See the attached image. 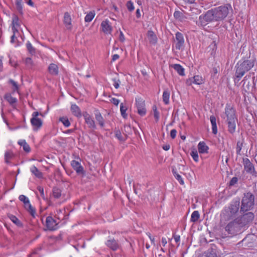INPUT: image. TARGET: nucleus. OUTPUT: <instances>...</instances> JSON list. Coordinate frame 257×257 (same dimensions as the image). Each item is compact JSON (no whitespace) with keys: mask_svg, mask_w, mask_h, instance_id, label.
I'll use <instances>...</instances> for the list:
<instances>
[{"mask_svg":"<svg viewBox=\"0 0 257 257\" xmlns=\"http://www.w3.org/2000/svg\"><path fill=\"white\" fill-rule=\"evenodd\" d=\"M229 9H231V7L229 4L212 8L207 11L205 14L199 16L197 24L198 26L204 27L209 22L222 21L228 15Z\"/></svg>","mask_w":257,"mask_h":257,"instance_id":"nucleus-1","label":"nucleus"},{"mask_svg":"<svg viewBox=\"0 0 257 257\" xmlns=\"http://www.w3.org/2000/svg\"><path fill=\"white\" fill-rule=\"evenodd\" d=\"M241 231V226H216L213 233L222 238H225L237 235Z\"/></svg>","mask_w":257,"mask_h":257,"instance_id":"nucleus-2","label":"nucleus"},{"mask_svg":"<svg viewBox=\"0 0 257 257\" xmlns=\"http://www.w3.org/2000/svg\"><path fill=\"white\" fill-rule=\"evenodd\" d=\"M225 113L227 118L228 131L232 135L235 132L236 123L237 122L235 110L232 107L227 105L225 108Z\"/></svg>","mask_w":257,"mask_h":257,"instance_id":"nucleus-3","label":"nucleus"},{"mask_svg":"<svg viewBox=\"0 0 257 257\" xmlns=\"http://www.w3.org/2000/svg\"><path fill=\"white\" fill-rule=\"evenodd\" d=\"M254 61L251 60H245L239 61L235 66L236 71L235 76L238 81L244 75V74L251 69L254 66Z\"/></svg>","mask_w":257,"mask_h":257,"instance_id":"nucleus-4","label":"nucleus"},{"mask_svg":"<svg viewBox=\"0 0 257 257\" xmlns=\"http://www.w3.org/2000/svg\"><path fill=\"white\" fill-rule=\"evenodd\" d=\"M239 206V200L232 201L228 209L224 210L221 215V219L225 221L233 220L238 211Z\"/></svg>","mask_w":257,"mask_h":257,"instance_id":"nucleus-5","label":"nucleus"},{"mask_svg":"<svg viewBox=\"0 0 257 257\" xmlns=\"http://www.w3.org/2000/svg\"><path fill=\"white\" fill-rule=\"evenodd\" d=\"M254 205V195L250 192L243 195L240 206V212H244L253 209Z\"/></svg>","mask_w":257,"mask_h":257,"instance_id":"nucleus-6","label":"nucleus"},{"mask_svg":"<svg viewBox=\"0 0 257 257\" xmlns=\"http://www.w3.org/2000/svg\"><path fill=\"white\" fill-rule=\"evenodd\" d=\"M254 217L252 212H249L244 214L240 217L234 219V222L238 225H246L252 222Z\"/></svg>","mask_w":257,"mask_h":257,"instance_id":"nucleus-7","label":"nucleus"},{"mask_svg":"<svg viewBox=\"0 0 257 257\" xmlns=\"http://www.w3.org/2000/svg\"><path fill=\"white\" fill-rule=\"evenodd\" d=\"M198 257H220L219 251L216 245L211 244V246L205 251L198 255Z\"/></svg>","mask_w":257,"mask_h":257,"instance_id":"nucleus-8","label":"nucleus"},{"mask_svg":"<svg viewBox=\"0 0 257 257\" xmlns=\"http://www.w3.org/2000/svg\"><path fill=\"white\" fill-rule=\"evenodd\" d=\"M136 105L137 107L138 113L141 116L145 115L146 113L145 100L141 97L136 98Z\"/></svg>","mask_w":257,"mask_h":257,"instance_id":"nucleus-9","label":"nucleus"},{"mask_svg":"<svg viewBox=\"0 0 257 257\" xmlns=\"http://www.w3.org/2000/svg\"><path fill=\"white\" fill-rule=\"evenodd\" d=\"M175 48L176 50H180L183 48L184 46V39L182 33L177 32L175 34V39H174Z\"/></svg>","mask_w":257,"mask_h":257,"instance_id":"nucleus-10","label":"nucleus"},{"mask_svg":"<svg viewBox=\"0 0 257 257\" xmlns=\"http://www.w3.org/2000/svg\"><path fill=\"white\" fill-rule=\"evenodd\" d=\"M39 115V113L37 111H35L32 114V117L31 119V122L32 125L38 129L42 125V120L38 118V116Z\"/></svg>","mask_w":257,"mask_h":257,"instance_id":"nucleus-11","label":"nucleus"},{"mask_svg":"<svg viewBox=\"0 0 257 257\" xmlns=\"http://www.w3.org/2000/svg\"><path fill=\"white\" fill-rule=\"evenodd\" d=\"M146 39L151 45H155L157 43L158 38L152 30H149L146 34Z\"/></svg>","mask_w":257,"mask_h":257,"instance_id":"nucleus-12","label":"nucleus"},{"mask_svg":"<svg viewBox=\"0 0 257 257\" xmlns=\"http://www.w3.org/2000/svg\"><path fill=\"white\" fill-rule=\"evenodd\" d=\"M71 166L74 170L76 172L78 175H84L85 171L83 167L81 165L80 163L75 160H73L71 162Z\"/></svg>","mask_w":257,"mask_h":257,"instance_id":"nucleus-13","label":"nucleus"},{"mask_svg":"<svg viewBox=\"0 0 257 257\" xmlns=\"http://www.w3.org/2000/svg\"><path fill=\"white\" fill-rule=\"evenodd\" d=\"M83 115L85 119V122L88 125V127L90 128L95 129L96 127V125L94 120L91 115L87 112H84Z\"/></svg>","mask_w":257,"mask_h":257,"instance_id":"nucleus-14","label":"nucleus"},{"mask_svg":"<svg viewBox=\"0 0 257 257\" xmlns=\"http://www.w3.org/2000/svg\"><path fill=\"white\" fill-rule=\"evenodd\" d=\"M242 163L244 166V170L247 173L251 172V171L254 168L253 164L247 158H243Z\"/></svg>","mask_w":257,"mask_h":257,"instance_id":"nucleus-15","label":"nucleus"},{"mask_svg":"<svg viewBox=\"0 0 257 257\" xmlns=\"http://www.w3.org/2000/svg\"><path fill=\"white\" fill-rule=\"evenodd\" d=\"M186 83L188 85H191L192 83L200 85L203 83V79L201 76L199 75H195L193 77L187 80Z\"/></svg>","mask_w":257,"mask_h":257,"instance_id":"nucleus-16","label":"nucleus"},{"mask_svg":"<svg viewBox=\"0 0 257 257\" xmlns=\"http://www.w3.org/2000/svg\"><path fill=\"white\" fill-rule=\"evenodd\" d=\"M63 22L67 29H71V18L70 14L68 12L64 13Z\"/></svg>","mask_w":257,"mask_h":257,"instance_id":"nucleus-17","label":"nucleus"},{"mask_svg":"<svg viewBox=\"0 0 257 257\" xmlns=\"http://www.w3.org/2000/svg\"><path fill=\"white\" fill-rule=\"evenodd\" d=\"M106 245L112 250H116L119 247V245L116 240L114 239L108 240Z\"/></svg>","mask_w":257,"mask_h":257,"instance_id":"nucleus-18","label":"nucleus"},{"mask_svg":"<svg viewBox=\"0 0 257 257\" xmlns=\"http://www.w3.org/2000/svg\"><path fill=\"white\" fill-rule=\"evenodd\" d=\"M101 26L102 28V31L104 33H110L112 31V27L109 24L108 20L103 21L101 22Z\"/></svg>","mask_w":257,"mask_h":257,"instance_id":"nucleus-19","label":"nucleus"},{"mask_svg":"<svg viewBox=\"0 0 257 257\" xmlns=\"http://www.w3.org/2000/svg\"><path fill=\"white\" fill-rule=\"evenodd\" d=\"M48 70L49 73L52 75H57L59 73L58 67L54 63H51L49 65Z\"/></svg>","mask_w":257,"mask_h":257,"instance_id":"nucleus-20","label":"nucleus"},{"mask_svg":"<svg viewBox=\"0 0 257 257\" xmlns=\"http://www.w3.org/2000/svg\"><path fill=\"white\" fill-rule=\"evenodd\" d=\"M16 155L11 150L7 151L5 153V162L7 164H10L11 160H13Z\"/></svg>","mask_w":257,"mask_h":257,"instance_id":"nucleus-21","label":"nucleus"},{"mask_svg":"<svg viewBox=\"0 0 257 257\" xmlns=\"http://www.w3.org/2000/svg\"><path fill=\"white\" fill-rule=\"evenodd\" d=\"M71 110L74 115L78 117H80L82 116L81 110L76 104H73L71 105Z\"/></svg>","mask_w":257,"mask_h":257,"instance_id":"nucleus-22","label":"nucleus"},{"mask_svg":"<svg viewBox=\"0 0 257 257\" xmlns=\"http://www.w3.org/2000/svg\"><path fill=\"white\" fill-rule=\"evenodd\" d=\"M5 99L14 108H15V104L17 101L16 98L12 96L9 93H6L4 96Z\"/></svg>","mask_w":257,"mask_h":257,"instance_id":"nucleus-23","label":"nucleus"},{"mask_svg":"<svg viewBox=\"0 0 257 257\" xmlns=\"http://www.w3.org/2000/svg\"><path fill=\"white\" fill-rule=\"evenodd\" d=\"M198 149L200 153L203 154L207 153L209 148L204 142H201L198 144Z\"/></svg>","mask_w":257,"mask_h":257,"instance_id":"nucleus-24","label":"nucleus"},{"mask_svg":"<svg viewBox=\"0 0 257 257\" xmlns=\"http://www.w3.org/2000/svg\"><path fill=\"white\" fill-rule=\"evenodd\" d=\"M210 119L212 125V133L214 135H216L217 133L216 117L214 115H211L210 117Z\"/></svg>","mask_w":257,"mask_h":257,"instance_id":"nucleus-25","label":"nucleus"},{"mask_svg":"<svg viewBox=\"0 0 257 257\" xmlns=\"http://www.w3.org/2000/svg\"><path fill=\"white\" fill-rule=\"evenodd\" d=\"M95 117L96 120L98 122L100 126L102 127H103L104 126V119L99 111H96V112L95 113Z\"/></svg>","mask_w":257,"mask_h":257,"instance_id":"nucleus-26","label":"nucleus"},{"mask_svg":"<svg viewBox=\"0 0 257 257\" xmlns=\"http://www.w3.org/2000/svg\"><path fill=\"white\" fill-rule=\"evenodd\" d=\"M172 67L173 68L177 73L181 76L185 75L184 69L181 65L178 64H173L171 65Z\"/></svg>","mask_w":257,"mask_h":257,"instance_id":"nucleus-27","label":"nucleus"},{"mask_svg":"<svg viewBox=\"0 0 257 257\" xmlns=\"http://www.w3.org/2000/svg\"><path fill=\"white\" fill-rule=\"evenodd\" d=\"M30 171L31 173L34 174L36 177L38 178H42L43 177V174L41 172H40L38 168L35 166H33L30 168Z\"/></svg>","mask_w":257,"mask_h":257,"instance_id":"nucleus-28","label":"nucleus"},{"mask_svg":"<svg viewBox=\"0 0 257 257\" xmlns=\"http://www.w3.org/2000/svg\"><path fill=\"white\" fill-rule=\"evenodd\" d=\"M16 9L19 13L21 15L23 14V6L24 4V0H16Z\"/></svg>","mask_w":257,"mask_h":257,"instance_id":"nucleus-29","label":"nucleus"},{"mask_svg":"<svg viewBox=\"0 0 257 257\" xmlns=\"http://www.w3.org/2000/svg\"><path fill=\"white\" fill-rule=\"evenodd\" d=\"M172 173L175 178L178 181L179 183L181 185H184V182L183 178H182L181 176L177 173L176 169L174 167L172 168Z\"/></svg>","mask_w":257,"mask_h":257,"instance_id":"nucleus-30","label":"nucleus"},{"mask_svg":"<svg viewBox=\"0 0 257 257\" xmlns=\"http://www.w3.org/2000/svg\"><path fill=\"white\" fill-rule=\"evenodd\" d=\"M170 92L168 89L164 91L163 93V100L165 104L169 103Z\"/></svg>","mask_w":257,"mask_h":257,"instance_id":"nucleus-31","label":"nucleus"},{"mask_svg":"<svg viewBox=\"0 0 257 257\" xmlns=\"http://www.w3.org/2000/svg\"><path fill=\"white\" fill-rule=\"evenodd\" d=\"M200 217V214L198 211H194L191 216V221L192 222H196Z\"/></svg>","mask_w":257,"mask_h":257,"instance_id":"nucleus-32","label":"nucleus"},{"mask_svg":"<svg viewBox=\"0 0 257 257\" xmlns=\"http://www.w3.org/2000/svg\"><path fill=\"white\" fill-rule=\"evenodd\" d=\"M52 192L53 196L55 198H59L61 195V190L58 187H53Z\"/></svg>","mask_w":257,"mask_h":257,"instance_id":"nucleus-33","label":"nucleus"},{"mask_svg":"<svg viewBox=\"0 0 257 257\" xmlns=\"http://www.w3.org/2000/svg\"><path fill=\"white\" fill-rule=\"evenodd\" d=\"M174 17L176 19L181 21H182L185 18L183 14L179 11H176L174 12Z\"/></svg>","mask_w":257,"mask_h":257,"instance_id":"nucleus-34","label":"nucleus"},{"mask_svg":"<svg viewBox=\"0 0 257 257\" xmlns=\"http://www.w3.org/2000/svg\"><path fill=\"white\" fill-rule=\"evenodd\" d=\"M95 15L94 11H91L88 13L85 17L84 20L85 22H90L94 18Z\"/></svg>","mask_w":257,"mask_h":257,"instance_id":"nucleus-35","label":"nucleus"},{"mask_svg":"<svg viewBox=\"0 0 257 257\" xmlns=\"http://www.w3.org/2000/svg\"><path fill=\"white\" fill-rule=\"evenodd\" d=\"M59 120L66 127H69L70 125V122L67 117H61L59 118Z\"/></svg>","mask_w":257,"mask_h":257,"instance_id":"nucleus-36","label":"nucleus"},{"mask_svg":"<svg viewBox=\"0 0 257 257\" xmlns=\"http://www.w3.org/2000/svg\"><path fill=\"white\" fill-rule=\"evenodd\" d=\"M26 46L28 51L31 54L33 55L35 53L36 49L33 47V46L29 41L27 42L26 44Z\"/></svg>","mask_w":257,"mask_h":257,"instance_id":"nucleus-37","label":"nucleus"},{"mask_svg":"<svg viewBox=\"0 0 257 257\" xmlns=\"http://www.w3.org/2000/svg\"><path fill=\"white\" fill-rule=\"evenodd\" d=\"M127 109V107L126 106H124L122 103H121L120 104V110L121 114L122 116L124 118H126L127 115V114L126 113V111Z\"/></svg>","mask_w":257,"mask_h":257,"instance_id":"nucleus-38","label":"nucleus"},{"mask_svg":"<svg viewBox=\"0 0 257 257\" xmlns=\"http://www.w3.org/2000/svg\"><path fill=\"white\" fill-rule=\"evenodd\" d=\"M126 6L129 12H132L135 9L134 4L131 1H128L127 2Z\"/></svg>","mask_w":257,"mask_h":257,"instance_id":"nucleus-39","label":"nucleus"},{"mask_svg":"<svg viewBox=\"0 0 257 257\" xmlns=\"http://www.w3.org/2000/svg\"><path fill=\"white\" fill-rule=\"evenodd\" d=\"M8 217L14 223L18 225L19 220L16 216L12 214H9L8 215Z\"/></svg>","mask_w":257,"mask_h":257,"instance_id":"nucleus-40","label":"nucleus"},{"mask_svg":"<svg viewBox=\"0 0 257 257\" xmlns=\"http://www.w3.org/2000/svg\"><path fill=\"white\" fill-rule=\"evenodd\" d=\"M53 223H55V225H58V223L56 222V220H54L51 216H48L46 219V225H50V224H52Z\"/></svg>","mask_w":257,"mask_h":257,"instance_id":"nucleus-41","label":"nucleus"},{"mask_svg":"<svg viewBox=\"0 0 257 257\" xmlns=\"http://www.w3.org/2000/svg\"><path fill=\"white\" fill-rule=\"evenodd\" d=\"M153 110L154 111V117L155 118L156 121H157L159 119V112L157 110V108L156 105H154L153 106Z\"/></svg>","mask_w":257,"mask_h":257,"instance_id":"nucleus-42","label":"nucleus"},{"mask_svg":"<svg viewBox=\"0 0 257 257\" xmlns=\"http://www.w3.org/2000/svg\"><path fill=\"white\" fill-rule=\"evenodd\" d=\"M115 137L120 141H124L123 138L121 135V133L119 130H116L115 132Z\"/></svg>","mask_w":257,"mask_h":257,"instance_id":"nucleus-43","label":"nucleus"},{"mask_svg":"<svg viewBox=\"0 0 257 257\" xmlns=\"http://www.w3.org/2000/svg\"><path fill=\"white\" fill-rule=\"evenodd\" d=\"M58 229V226H45V227L44 228V230L45 231L50 230V231H54Z\"/></svg>","mask_w":257,"mask_h":257,"instance_id":"nucleus-44","label":"nucleus"},{"mask_svg":"<svg viewBox=\"0 0 257 257\" xmlns=\"http://www.w3.org/2000/svg\"><path fill=\"white\" fill-rule=\"evenodd\" d=\"M19 199L21 201L23 202L24 203V204H26V203H29V199L24 195H20L19 197Z\"/></svg>","mask_w":257,"mask_h":257,"instance_id":"nucleus-45","label":"nucleus"},{"mask_svg":"<svg viewBox=\"0 0 257 257\" xmlns=\"http://www.w3.org/2000/svg\"><path fill=\"white\" fill-rule=\"evenodd\" d=\"M25 64L29 67H32L33 66V62L30 57H28L25 59Z\"/></svg>","mask_w":257,"mask_h":257,"instance_id":"nucleus-46","label":"nucleus"},{"mask_svg":"<svg viewBox=\"0 0 257 257\" xmlns=\"http://www.w3.org/2000/svg\"><path fill=\"white\" fill-rule=\"evenodd\" d=\"M112 80L113 82V86L116 88L117 89L119 87V84L120 83V81L118 79H116L115 78H113Z\"/></svg>","mask_w":257,"mask_h":257,"instance_id":"nucleus-47","label":"nucleus"},{"mask_svg":"<svg viewBox=\"0 0 257 257\" xmlns=\"http://www.w3.org/2000/svg\"><path fill=\"white\" fill-rule=\"evenodd\" d=\"M191 156H192V157L193 158V160L195 161V162H198V153L196 151H192L191 154H190Z\"/></svg>","mask_w":257,"mask_h":257,"instance_id":"nucleus-48","label":"nucleus"},{"mask_svg":"<svg viewBox=\"0 0 257 257\" xmlns=\"http://www.w3.org/2000/svg\"><path fill=\"white\" fill-rule=\"evenodd\" d=\"M238 182V178L236 177H233L229 182V186H233Z\"/></svg>","mask_w":257,"mask_h":257,"instance_id":"nucleus-49","label":"nucleus"},{"mask_svg":"<svg viewBox=\"0 0 257 257\" xmlns=\"http://www.w3.org/2000/svg\"><path fill=\"white\" fill-rule=\"evenodd\" d=\"M242 147V144L240 142H237L236 144V154L237 155L240 154L241 148Z\"/></svg>","mask_w":257,"mask_h":257,"instance_id":"nucleus-50","label":"nucleus"},{"mask_svg":"<svg viewBox=\"0 0 257 257\" xmlns=\"http://www.w3.org/2000/svg\"><path fill=\"white\" fill-rule=\"evenodd\" d=\"M18 21H19V18H18V16H14V17L13 18L12 25L14 26H15L16 25L18 26L19 25Z\"/></svg>","mask_w":257,"mask_h":257,"instance_id":"nucleus-51","label":"nucleus"},{"mask_svg":"<svg viewBox=\"0 0 257 257\" xmlns=\"http://www.w3.org/2000/svg\"><path fill=\"white\" fill-rule=\"evenodd\" d=\"M9 83L11 84L14 87L15 90H18L19 88L18 85L16 82L13 79H10Z\"/></svg>","mask_w":257,"mask_h":257,"instance_id":"nucleus-52","label":"nucleus"},{"mask_svg":"<svg viewBox=\"0 0 257 257\" xmlns=\"http://www.w3.org/2000/svg\"><path fill=\"white\" fill-rule=\"evenodd\" d=\"M173 237L176 243H178V246L180 244V236L179 235L173 234Z\"/></svg>","mask_w":257,"mask_h":257,"instance_id":"nucleus-53","label":"nucleus"},{"mask_svg":"<svg viewBox=\"0 0 257 257\" xmlns=\"http://www.w3.org/2000/svg\"><path fill=\"white\" fill-rule=\"evenodd\" d=\"M27 210L33 217H35L36 214V210L34 208L32 207L28 209Z\"/></svg>","mask_w":257,"mask_h":257,"instance_id":"nucleus-54","label":"nucleus"},{"mask_svg":"<svg viewBox=\"0 0 257 257\" xmlns=\"http://www.w3.org/2000/svg\"><path fill=\"white\" fill-rule=\"evenodd\" d=\"M177 131L175 129H173L170 132V136L171 137L174 139L175 138L176 136Z\"/></svg>","mask_w":257,"mask_h":257,"instance_id":"nucleus-55","label":"nucleus"},{"mask_svg":"<svg viewBox=\"0 0 257 257\" xmlns=\"http://www.w3.org/2000/svg\"><path fill=\"white\" fill-rule=\"evenodd\" d=\"M23 149L27 153H29L31 151V148L27 143L23 146Z\"/></svg>","mask_w":257,"mask_h":257,"instance_id":"nucleus-56","label":"nucleus"},{"mask_svg":"<svg viewBox=\"0 0 257 257\" xmlns=\"http://www.w3.org/2000/svg\"><path fill=\"white\" fill-rule=\"evenodd\" d=\"M146 234L148 235V236L149 237V238L150 239L151 243L153 244H154V245H155V238L151 236V234L150 232H147Z\"/></svg>","mask_w":257,"mask_h":257,"instance_id":"nucleus-57","label":"nucleus"},{"mask_svg":"<svg viewBox=\"0 0 257 257\" xmlns=\"http://www.w3.org/2000/svg\"><path fill=\"white\" fill-rule=\"evenodd\" d=\"M37 189L39 190V191L40 192V194H41V196L44 198V189L43 187H41V186H38L37 187Z\"/></svg>","mask_w":257,"mask_h":257,"instance_id":"nucleus-58","label":"nucleus"},{"mask_svg":"<svg viewBox=\"0 0 257 257\" xmlns=\"http://www.w3.org/2000/svg\"><path fill=\"white\" fill-rule=\"evenodd\" d=\"M210 46L211 47L213 51L216 50L217 49L216 43L214 41H212Z\"/></svg>","mask_w":257,"mask_h":257,"instance_id":"nucleus-59","label":"nucleus"},{"mask_svg":"<svg viewBox=\"0 0 257 257\" xmlns=\"http://www.w3.org/2000/svg\"><path fill=\"white\" fill-rule=\"evenodd\" d=\"M111 102H112L115 105H117L119 102V100L115 98H112L111 100Z\"/></svg>","mask_w":257,"mask_h":257,"instance_id":"nucleus-60","label":"nucleus"},{"mask_svg":"<svg viewBox=\"0 0 257 257\" xmlns=\"http://www.w3.org/2000/svg\"><path fill=\"white\" fill-rule=\"evenodd\" d=\"M119 39V41L122 42H123L125 40L124 36L122 32H120Z\"/></svg>","mask_w":257,"mask_h":257,"instance_id":"nucleus-61","label":"nucleus"},{"mask_svg":"<svg viewBox=\"0 0 257 257\" xmlns=\"http://www.w3.org/2000/svg\"><path fill=\"white\" fill-rule=\"evenodd\" d=\"M248 173L250 174L253 176L257 177V172L255 170L254 168L251 171V172H249Z\"/></svg>","mask_w":257,"mask_h":257,"instance_id":"nucleus-62","label":"nucleus"},{"mask_svg":"<svg viewBox=\"0 0 257 257\" xmlns=\"http://www.w3.org/2000/svg\"><path fill=\"white\" fill-rule=\"evenodd\" d=\"M18 144L22 147H23L24 145H26L27 143L25 140H21L19 142Z\"/></svg>","mask_w":257,"mask_h":257,"instance_id":"nucleus-63","label":"nucleus"},{"mask_svg":"<svg viewBox=\"0 0 257 257\" xmlns=\"http://www.w3.org/2000/svg\"><path fill=\"white\" fill-rule=\"evenodd\" d=\"M161 242H162V243L163 246H165L166 245V244L167 243V241L166 238H165V237L162 238Z\"/></svg>","mask_w":257,"mask_h":257,"instance_id":"nucleus-64","label":"nucleus"}]
</instances>
